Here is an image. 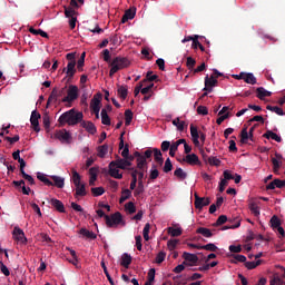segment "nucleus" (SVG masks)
Instances as JSON below:
<instances>
[{
	"instance_id": "f257e3e1",
	"label": "nucleus",
	"mask_w": 285,
	"mask_h": 285,
	"mask_svg": "<svg viewBox=\"0 0 285 285\" xmlns=\"http://www.w3.org/2000/svg\"><path fill=\"white\" fill-rule=\"evenodd\" d=\"M83 121V112L81 111H76L75 108L63 112L59 119V126H77V124H81Z\"/></svg>"
},
{
	"instance_id": "f03ea898",
	"label": "nucleus",
	"mask_w": 285,
	"mask_h": 285,
	"mask_svg": "<svg viewBox=\"0 0 285 285\" xmlns=\"http://www.w3.org/2000/svg\"><path fill=\"white\" fill-rule=\"evenodd\" d=\"M109 77H115L119 70L130 68V60L126 57L117 56L115 57L109 65Z\"/></svg>"
},
{
	"instance_id": "7ed1b4c3",
	"label": "nucleus",
	"mask_w": 285,
	"mask_h": 285,
	"mask_svg": "<svg viewBox=\"0 0 285 285\" xmlns=\"http://www.w3.org/2000/svg\"><path fill=\"white\" fill-rule=\"evenodd\" d=\"M66 59L69 62L67 68L62 69V72H66L68 81H72V79H75V75H77V52L67 53Z\"/></svg>"
},
{
	"instance_id": "20e7f679",
	"label": "nucleus",
	"mask_w": 285,
	"mask_h": 285,
	"mask_svg": "<svg viewBox=\"0 0 285 285\" xmlns=\"http://www.w3.org/2000/svg\"><path fill=\"white\" fill-rule=\"evenodd\" d=\"M105 222L108 228H117V226H126L124 216L119 212H116L109 216H105Z\"/></svg>"
},
{
	"instance_id": "39448f33",
	"label": "nucleus",
	"mask_w": 285,
	"mask_h": 285,
	"mask_svg": "<svg viewBox=\"0 0 285 285\" xmlns=\"http://www.w3.org/2000/svg\"><path fill=\"white\" fill-rule=\"evenodd\" d=\"M73 186H76L75 197H86V185L81 184V175L77 170L72 169Z\"/></svg>"
},
{
	"instance_id": "423d86ee",
	"label": "nucleus",
	"mask_w": 285,
	"mask_h": 285,
	"mask_svg": "<svg viewBox=\"0 0 285 285\" xmlns=\"http://www.w3.org/2000/svg\"><path fill=\"white\" fill-rule=\"evenodd\" d=\"M66 95V87L58 89V88H53L48 101H47V107L50 106V104H53L55 106H59L60 104H63V101H61V97Z\"/></svg>"
},
{
	"instance_id": "0eeeda50",
	"label": "nucleus",
	"mask_w": 285,
	"mask_h": 285,
	"mask_svg": "<svg viewBox=\"0 0 285 285\" xmlns=\"http://www.w3.org/2000/svg\"><path fill=\"white\" fill-rule=\"evenodd\" d=\"M77 99H79V87L70 85L67 90V96H65L61 101L62 104H72V101H77Z\"/></svg>"
},
{
	"instance_id": "6e6552de",
	"label": "nucleus",
	"mask_w": 285,
	"mask_h": 285,
	"mask_svg": "<svg viewBox=\"0 0 285 285\" xmlns=\"http://www.w3.org/2000/svg\"><path fill=\"white\" fill-rule=\"evenodd\" d=\"M194 197H195L194 206L197 210H202V208H204V206H210V198L199 197V195H197V193L194 194Z\"/></svg>"
},
{
	"instance_id": "1a4fd4ad",
	"label": "nucleus",
	"mask_w": 285,
	"mask_h": 285,
	"mask_svg": "<svg viewBox=\"0 0 285 285\" xmlns=\"http://www.w3.org/2000/svg\"><path fill=\"white\" fill-rule=\"evenodd\" d=\"M13 239L20 242V244H28V238H26V233L19 226H16L12 232Z\"/></svg>"
},
{
	"instance_id": "9d476101",
	"label": "nucleus",
	"mask_w": 285,
	"mask_h": 285,
	"mask_svg": "<svg viewBox=\"0 0 285 285\" xmlns=\"http://www.w3.org/2000/svg\"><path fill=\"white\" fill-rule=\"evenodd\" d=\"M111 166H115L116 168H120V170H126L128 167L132 166V163L127 160V158H119L116 160H112Z\"/></svg>"
},
{
	"instance_id": "9b49d317",
	"label": "nucleus",
	"mask_w": 285,
	"mask_h": 285,
	"mask_svg": "<svg viewBox=\"0 0 285 285\" xmlns=\"http://www.w3.org/2000/svg\"><path fill=\"white\" fill-rule=\"evenodd\" d=\"M40 119H41V114H39V111H37V110H33L31 112L30 124L36 132H39V130H41V128H39Z\"/></svg>"
},
{
	"instance_id": "f8f14e48",
	"label": "nucleus",
	"mask_w": 285,
	"mask_h": 285,
	"mask_svg": "<svg viewBox=\"0 0 285 285\" xmlns=\"http://www.w3.org/2000/svg\"><path fill=\"white\" fill-rule=\"evenodd\" d=\"M55 137L56 139H59V141H61L62 144H69L71 139L70 131L66 129L56 131Z\"/></svg>"
},
{
	"instance_id": "ddd939ff",
	"label": "nucleus",
	"mask_w": 285,
	"mask_h": 285,
	"mask_svg": "<svg viewBox=\"0 0 285 285\" xmlns=\"http://www.w3.org/2000/svg\"><path fill=\"white\" fill-rule=\"evenodd\" d=\"M134 157H136L137 168L139 170H144L148 166V161L146 160V156L141 155L139 151L134 153Z\"/></svg>"
},
{
	"instance_id": "4468645a",
	"label": "nucleus",
	"mask_w": 285,
	"mask_h": 285,
	"mask_svg": "<svg viewBox=\"0 0 285 285\" xmlns=\"http://www.w3.org/2000/svg\"><path fill=\"white\" fill-rule=\"evenodd\" d=\"M183 161H186L189 166H199L202 164L197 154H187Z\"/></svg>"
},
{
	"instance_id": "2eb2a0df",
	"label": "nucleus",
	"mask_w": 285,
	"mask_h": 285,
	"mask_svg": "<svg viewBox=\"0 0 285 285\" xmlns=\"http://www.w3.org/2000/svg\"><path fill=\"white\" fill-rule=\"evenodd\" d=\"M12 185L16 188H21L22 195H30V193H31L30 187H26V180H23V179H21V180H13Z\"/></svg>"
},
{
	"instance_id": "dca6fc26",
	"label": "nucleus",
	"mask_w": 285,
	"mask_h": 285,
	"mask_svg": "<svg viewBox=\"0 0 285 285\" xmlns=\"http://www.w3.org/2000/svg\"><path fill=\"white\" fill-rule=\"evenodd\" d=\"M135 14H137L136 8L127 9L121 18V23H127V21H130V19H135Z\"/></svg>"
},
{
	"instance_id": "f3484780",
	"label": "nucleus",
	"mask_w": 285,
	"mask_h": 285,
	"mask_svg": "<svg viewBox=\"0 0 285 285\" xmlns=\"http://www.w3.org/2000/svg\"><path fill=\"white\" fill-rule=\"evenodd\" d=\"M183 257L185 259V262H189L188 266H195V264H197L199 262V257H197L196 254H190L185 252L183 254Z\"/></svg>"
},
{
	"instance_id": "a211bd4d",
	"label": "nucleus",
	"mask_w": 285,
	"mask_h": 285,
	"mask_svg": "<svg viewBox=\"0 0 285 285\" xmlns=\"http://www.w3.org/2000/svg\"><path fill=\"white\" fill-rule=\"evenodd\" d=\"M49 204H51V206H53V208H56V210H58V213H66V206H63V203L57 198H51L49 200Z\"/></svg>"
},
{
	"instance_id": "6ab92c4d",
	"label": "nucleus",
	"mask_w": 285,
	"mask_h": 285,
	"mask_svg": "<svg viewBox=\"0 0 285 285\" xmlns=\"http://www.w3.org/2000/svg\"><path fill=\"white\" fill-rule=\"evenodd\" d=\"M218 80H210V77L208 75L205 77V88L203 89L206 92H213V88L217 86Z\"/></svg>"
},
{
	"instance_id": "aec40b11",
	"label": "nucleus",
	"mask_w": 285,
	"mask_h": 285,
	"mask_svg": "<svg viewBox=\"0 0 285 285\" xmlns=\"http://www.w3.org/2000/svg\"><path fill=\"white\" fill-rule=\"evenodd\" d=\"M81 127L89 132V135H95L97 132V127L92 124V121H80Z\"/></svg>"
},
{
	"instance_id": "412c9836",
	"label": "nucleus",
	"mask_w": 285,
	"mask_h": 285,
	"mask_svg": "<svg viewBox=\"0 0 285 285\" xmlns=\"http://www.w3.org/2000/svg\"><path fill=\"white\" fill-rule=\"evenodd\" d=\"M50 179H52V185L56 186V188H63L66 186V178L61 176H50Z\"/></svg>"
},
{
	"instance_id": "4be33fe9",
	"label": "nucleus",
	"mask_w": 285,
	"mask_h": 285,
	"mask_svg": "<svg viewBox=\"0 0 285 285\" xmlns=\"http://www.w3.org/2000/svg\"><path fill=\"white\" fill-rule=\"evenodd\" d=\"M190 135H191L193 144L196 147H199V130H197V127H195V125H190Z\"/></svg>"
},
{
	"instance_id": "5701e85b",
	"label": "nucleus",
	"mask_w": 285,
	"mask_h": 285,
	"mask_svg": "<svg viewBox=\"0 0 285 285\" xmlns=\"http://www.w3.org/2000/svg\"><path fill=\"white\" fill-rule=\"evenodd\" d=\"M109 175L114 177V179H124V174H119V168L111 166V163H109Z\"/></svg>"
},
{
	"instance_id": "b1692460",
	"label": "nucleus",
	"mask_w": 285,
	"mask_h": 285,
	"mask_svg": "<svg viewBox=\"0 0 285 285\" xmlns=\"http://www.w3.org/2000/svg\"><path fill=\"white\" fill-rule=\"evenodd\" d=\"M181 144H186V139L181 138L178 139L176 142H173L170 148H169V155L171 157H175V153H177V150L179 149V146H181Z\"/></svg>"
},
{
	"instance_id": "393cba45",
	"label": "nucleus",
	"mask_w": 285,
	"mask_h": 285,
	"mask_svg": "<svg viewBox=\"0 0 285 285\" xmlns=\"http://www.w3.org/2000/svg\"><path fill=\"white\" fill-rule=\"evenodd\" d=\"M256 92H257L256 97L261 99V101H264L265 97H271V95H273V92L266 90L264 87H258L256 89Z\"/></svg>"
},
{
	"instance_id": "a878e982",
	"label": "nucleus",
	"mask_w": 285,
	"mask_h": 285,
	"mask_svg": "<svg viewBox=\"0 0 285 285\" xmlns=\"http://www.w3.org/2000/svg\"><path fill=\"white\" fill-rule=\"evenodd\" d=\"M276 158H272V164H273V170L277 175L279 173V168L282 167V163H279L278 159H282L281 154L275 155Z\"/></svg>"
},
{
	"instance_id": "bb28decb",
	"label": "nucleus",
	"mask_w": 285,
	"mask_h": 285,
	"mask_svg": "<svg viewBox=\"0 0 285 285\" xmlns=\"http://www.w3.org/2000/svg\"><path fill=\"white\" fill-rule=\"evenodd\" d=\"M97 108H101V94L95 95L90 102V109Z\"/></svg>"
},
{
	"instance_id": "cd10ccee",
	"label": "nucleus",
	"mask_w": 285,
	"mask_h": 285,
	"mask_svg": "<svg viewBox=\"0 0 285 285\" xmlns=\"http://www.w3.org/2000/svg\"><path fill=\"white\" fill-rule=\"evenodd\" d=\"M154 159L159 166H164V155L159 148H154Z\"/></svg>"
},
{
	"instance_id": "c85d7f7f",
	"label": "nucleus",
	"mask_w": 285,
	"mask_h": 285,
	"mask_svg": "<svg viewBox=\"0 0 285 285\" xmlns=\"http://www.w3.org/2000/svg\"><path fill=\"white\" fill-rule=\"evenodd\" d=\"M263 137H265V139H273L274 141H277V144H282V137L278 136L277 134L273 132L272 130H267Z\"/></svg>"
},
{
	"instance_id": "c756f323",
	"label": "nucleus",
	"mask_w": 285,
	"mask_h": 285,
	"mask_svg": "<svg viewBox=\"0 0 285 285\" xmlns=\"http://www.w3.org/2000/svg\"><path fill=\"white\" fill-rule=\"evenodd\" d=\"M79 235H81L82 237H86V239H95L97 237V234H95L94 232H90L83 227L80 228Z\"/></svg>"
},
{
	"instance_id": "7c9ffc66",
	"label": "nucleus",
	"mask_w": 285,
	"mask_h": 285,
	"mask_svg": "<svg viewBox=\"0 0 285 285\" xmlns=\"http://www.w3.org/2000/svg\"><path fill=\"white\" fill-rule=\"evenodd\" d=\"M243 81H245V83H249L250 86H255V83H257V78L255 77V75H253V72H245Z\"/></svg>"
},
{
	"instance_id": "2f4dec72",
	"label": "nucleus",
	"mask_w": 285,
	"mask_h": 285,
	"mask_svg": "<svg viewBox=\"0 0 285 285\" xmlns=\"http://www.w3.org/2000/svg\"><path fill=\"white\" fill-rule=\"evenodd\" d=\"M132 264V257L129 254H124L121 256L120 266H124V268H128Z\"/></svg>"
},
{
	"instance_id": "473e14b6",
	"label": "nucleus",
	"mask_w": 285,
	"mask_h": 285,
	"mask_svg": "<svg viewBox=\"0 0 285 285\" xmlns=\"http://www.w3.org/2000/svg\"><path fill=\"white\" fill-rule=\"evenodd\" d=\"M117 92H118V97H120L122 99V101H125V99H127V97H128V87L118 85Z\"/></svg>"
},
{
	"instance_id": "72a5a7b5",
	"label": "nucleus",
	"mask_w": 285,
	"mask_h": 285,
	"mask_svg": "<svg viewBox=\"0 0 285 285\" xmlns=\"http://www.w3.org/2000/svg\"><path fill=\"white\" fill-rule=\"evenodd\" d=\"M248 208H249L252 215H254V217H259L261 212H259V206H257V203L250 202L248 205Z\"/></svg>"
},
{
	"instance_id": "f704fd0d",
	"label": "nucleus",
	"mask_w": 285,
	"mask_h": 285,
	"mask_svg": "<svg viewBox=\"0 0 285 285\" xmlns=\"http://www.w3.org/2000/svg\"><path fill=\"white\" fill-rule=\"evenodd\" d=\"M196 233L198 235H203V237H207V238H210L213 237V232H210V229L206 228V227H198L196 229Z\"/></svg>"
},
{
	"instance_id": "c9c22d12",
	"label": "nucleus",
	"mask_w": 285,
	"mask_h": 285,
	"mask_svg": "<svg viewBox=\"0 0 285 285\" xmlns=\"http://www.w3.org/2000/svg\"><path fill=\"white\" fill-rule=\"evenodd\" d=\"M130 170H132L130 190H135V188H137V173H139V170H137L135 168H130Z\"/></svg>"
},
{
	"instance_id": "e433bc0d",
	"label": "nucleus",
	"mask_w": 285,
	"mask_h": 285,
	"mask_svg": "<svg viewBox=\"0 0 285 285\" xmlns=\"http://www.w3.org/2000/svg\"><path fill=\"white\" fill-rule=\"evenodd\" d=\"M100 266L104 269V273H105L109 284L115 285V281L110 276V273L108 272V267L106 266V262H104V259L101 261Z\"/></svg>"
},
{
	"instance_id": "4c0bfd02",
	"label": "nucleus",
	"mask_w": 285,
	"mask_h": 285,
	"mask_svg": "<svg viewBox=\"0 0 285 285\" xmlns=\"http://www.w3.org/2000/svg\"><path fill=\"white\" fill-rule=\"evenodd\" d=\"M37 177L39 181H42L45 186H52V181L50 178H48L45 174L38 173Z\"/></svg>"
},
{
	"instance_id": "58836bf2",
	"label": "nucleus",
	"mask_w": 285,
	"mask_h": 285,
	"mask_svg": "<svg viewBox=\"0 0 285 285\" xmlns=\"http://www.w3.org/2000/svg\"><path fill=\"white\" fill-rule=\"evenodd\" d=\"M65 8V17L70 19L72 17H77V11L72 7H63Z\"/></svg>"
},
{
	"instance_id": "ea45409f",
	"label": "nucleus",
	"mask_w": 285,
	"mask_h": 285,
	"mask_svg": "<svg viewBox=\"0 0 285 285\" xmlns=\"http://www.w3.org/2000/svg\"><path fill=\"white\" fill-rule=\"evenodd\" d=\"M157 177H159V170L157 169V165H151V169L149 171V179H151L153 181H155V179H157Z\"/></svg>"
},
{
	"instance_id": "a19ab883",
	"label": "nucleus",
	"mask_w": 285,
	"mask_h": 285,
	"mask_svg": "<svg viewBox=\"0 0 285 285\" xmlns=\"http://www.w3.org/2000/svg\"><path fill=\"white\" fill-rule=\"evenodd\" d=\"M125 210L129 214V215H135V213H137V207L135 206V203L129 202L125 205Z\"/></svg>"
},
{
	"instance_id": "79ce46f5",
	"label": "nucleus",
	"mask_w": 285,
	"mask_h": 285,
	"mask_svg": "<svg viewBox=\"0 0 285 285\" xmlns=\"http://www.w3.org/2000/svg\"><path fill=\"white\" fill-rule=\"evenodd\" d=\"M98 157H100V159H104V157H106V155H108V145H101L98 147Z\"/></svg>"
},
{
	"instance_id": "37998d69",
	"label": "nucleus",
	"mask_w": 285,
	"mask_h": 285,
	"mask_svg": "<svg viewBox=\"0 0 285 285\" xmlns=\"http://www.w3.org/2000/svg\"><path fill=\"white\" fill-rule=\"evenodd\" d=\"M132 117H134L132 110L127 109L125 111V126H130V124H132Z\"/></svg>"
},
{
	"instance_id": "c03bdc74",
	"label": "nucleus",
	"mask_w": 285,
	"mask_h": 285,
	"mask_svg": "<svg viewBox=\"0 0 285 285\" xmlns=\"http://www.w3.org/2000/svg\"><path fill=\"white\" fill-rule=\"evenodd\" d=\"M266 109L271 110V112H275L276 115H279V117H284V115H285L284 109H282L277 106L273 107V106L268 105L266 107Z\"/></svg>"
},
{
	"instance_id": "a18cd8bd",
	"label": "nucleus",
	"mask_w": 285,
	"mask_h": 285,
	"mask_svg": "<svg viewBox=\"0 0 285 285\" xmlns=\"http://www.w3.org/2000/svg\"><path fill=\"white\" fill-rule=\"evenodd\" d=\"M29 32L35 36L40 35V37L48 39V33L41 29H35L31 27V28H29Z\"/></svg>"
},
{
	"instance_id": "49530a36",
	"label": "nucleus",
	"mask_w": 285,
	"mask_h": 285,
	"mask_svg": "<svg viewBox=\"0 0 285 285\" xmlns=\"http://www.w3.org/2000/svg\"><path fill=\"white\" fill-rule=\"evenodd\" d=\"M196 65H197V60H195V58L187 57L186 67L188 68V70L193 72L195 70Z\"/></svg>"
},
{
	"instance_id": "de8ad7c7",
	"label": "nucleus",
	"mask_w": 285,
	"mask_h": 285,
	"mask_svg": "<svg viewBox=\"0 0 285 285\" xmlns=\"http://www.w3.org/2000/svg\"><path fill=\"white\" fill-rule=\"evenodd\" d=\"M174 175L175 177H177L178 179H186V177H188V174L186 171H184V169H181L180 167L177 168L175 171H174Z\"/></svg>"
},
{
	"instance_id": "09e8293b",
	"label": "nucleus",
	"mask_w": 285,
	"mask_h": 285,
	"mask_svg": "<svg viewBox=\"0 0 285 285\" xmlns=\"http://www.w3.org/2000/svg\"><path fill=\"white\" fill-rule=\"evenodd\" d=\"M271 225H272V228L275 230L276 228H279L282 226V220H279V217L274 215L271 218Z\"/></svg>"
},
{
	"instance_id": "8fccbe9b",
	"label": "nucleus",
	"mask_w": 285,
	"mask_h": 285,
	"mask_svg": "<svg viewBox=\"0 0 285 285\" xmlns=\"http://www.w3.org/2000/svg\"><path fill=\"white\" fill-rule=\"evenodd\" d=\"M181 233H183L181 228L168 227V234H169L171 237H180Z\"/></svg>"
},
{
	"instance_id": "3c124183",
	"label": "nucleus",
	"mask_w": 285,
	"mask_h": 285,
	"mask_svg": "<svg viewBox=\"0 0 285 285\" xmlns=\"http://www.w3.org/2000/svg\"><path fill=\"white\" fill-rule=\"evenodd\" d=\"M91 193H92L94 197H101V195H104V193H106V189H104V187H92Z\"/></svg>"
},
{
	"instance_id": "603ef678",
	"label": "nucleus",
	"mask_w": 285,
	"mask_h": 285,
	"mask_svg": "<svg viewBox=\"0 0 285 285\" xmlns=\"http://www.w3.org/2000/svg\"><path fill=\"white\" fill-rule=\"evenodd\" d=\"M144 181H138V186H137V188L135 189V191H134V196L135 197H139V195H144Z\"/></svg>"
},
{
	"instance_id": "864d4df0",
	"label": "nucleus",
	"mask_w": 285,
	"mask_h": 285,
	"mask_svg": "<svg viewBox=\"0 0 285 285\" xmlns=\"http://www.w3.org/2000/svg\"><path fill=\"white\" fill-rule=\"evenodd\" d=\"M249 135H248V128H243L242 129V132H240V141H242V144H246V141H248V139H249Z\"/></svg>"
},
{
	"instance_id": "5fc2aeb1",
	"label": "nucleus",
	"mask_w": 285,
	"mask_h": 285,
	"mask_svg": "<svg viewBox=\"0 0 285 285\" xmlns=\"http://www.w3.org/2000/svg\"><path fill=\"white\" fill-rule=\"evenodd\" d=\"M200 248H203V250H209L210 253H217V249H218L216 247V245L213 244V243H209L207 245H203V246H200Z\"/></svg>"
},
{
	"instance_id": "6e6d98bb",
	"label": "nucleus",
	"mask_w": 285,
	"mask_h": 285,
	"mask_svg": "<svg viewBox=\"0 0 285 285\" xmlns=\"http://www.w3.org/2000/svg\"><path fill=\"white\" fill-rule=\"evenodd\" d=\"M157 79H159V76L157 75H153V71H148L146 75V79H144V83H146L147 81H157Z\"/></svg>"
},
{
	"instance_id": "4d7b16f0",
	"label": "nucleus",
	"mask_w": 285,
	"mask_h": 285,
	"mask_svg": "<svg viewBox=\"0 0 285 285\" xmlns=\"http://www.w3.org/2000/svg\"><path fill=\"white\" fill-rule=\"evenodd\" d=\"M228 222V217L226 215H220L214 226H223V224H226Z\"/></svg>"
},
{
	"instance_id": "13d9d810",
	"label": "nucleus",
	"mask_w": 285,
	"mask_h": 285,
	"mask_svg": "<svg viewBox=\"0 0 285 285\" xmlns=\"http://www.w3.org/2000/svg\"><path fill=\"white\" fill-rule=\"evenodd\" d=\"M102 59L104 61H106V63H108L110 66V63H112V60H110V50L105 49L102 51Z\"/></svg>"
},
{
	"instance_id": "bf43d9fd",
	"label": "nucleus",
	"mask_w": 285,
	"mask_h": 285,
	"mask_svg": "<svg viewBox=\"0 0 285 285\" xmlns=\"http://www.w3.org/2000/svg\"><path fill=\"white\" fill-rule=\"evenodd\" d=\"M179 244V240L177 239H170L167 242V248L169 250H175V248H177V245Z\"/></svg>"
},
{
	"instance_id": "052dcab7",
	"label": "nucleus",
	"mask_w": 285,
	"mask_h": 285,
	"mask_svg": "<svg viewBox=\"0 0 285 285\" xmlns=\"http://www.w3.org/2000/svg\"><path fill=\"white\" fill-rule=\"evenodd\" d=\"M144 80L138 82L134 89V96L135 97H139V92H141L142 88H144Z\"/></svg>"
},
{
	"instance_id": "680f3d73",
	"label": "nucleus",
	"mask_w": 285,
	"mask_h": 285,
	"mask_svg": "<svg viewBox=\"0 0 285 285\" xmlns=\"http://www.w3.org/2000/svg\"><path fill=\"white\" fill-rule=\"evenodd\" d=\"M0 271L6 277H10V269H8V266L3 264V261H0Z\"/></svg>"
},
{
	"instance_id": "e2e57ef3",
	"label": "nucleus",
	"mask_w": 285,
	"mask_h": 285,
	"mask_svg": "<svg viewBox=\"0 0 285 285\" xmlns=\"http://www.w3.org/2000/svg\"><path fill=\"white\" fill-rule=\"evenodd\" d=\"M164 173H170L173 170V163L170 161V158H167L163 168Z\"/></svg>"
},
{
	"instance_id": "0e129e2a",
	"label": "nucleus",
	"mask_w": 285,
	"mask_h": 285,
	"mask_svg": "<svg viewBox=\"0 0 285 285\" xmlns=\"http://www.w3.org/2000/svg\"><path fill=\"white\" fill-rule=\"evenodd\" d=\"M166 259V252H159L156 256V264H163Z\"/></svg>"
},
{
	"instance_id": "69168bd1",
	"label": "nucleus",
	"mask_w": 285,
	"mask_h": 285,
	"mask_svg": "<svg viewBox=\"0 0 285 285\" xmlns=\"http://www.w3.org/2000/svg\"><path fill=\"white\" fill-rule=\"evenodd\" d=\"M233 257L235 259L233 262L234 264H237V262L245 264V262H246V256H244V255L235 254V255H233Z\"/></svg>"
},
{
	"instance_id": "338daca9",
	"label": "nucleus",
	"mask_w": 285,
	"mask_h": 285,
	"mask_svg": "<svg viewBox=\"0 0 285 285\" xmlns=\"http://www.w3.org/2000/svg\"><path fill=\"white\" fill-rule=\"evenodd\" d=\"M208 164L209 166H222V160H219L217 157H209Z\"/></svg>"
},
{
	"instance_id": "774afa93",
	"label": "nucleus",
	"mask_w": 285,
	"mask_h": 285,
	"mask_svg": "<svg viewBox=\"0 0 285 285\" xmlns=\"http://www.w3.org/2000/svg\"><path fill=\"white\" fill-rule=\"evenodd\" d=\"M269 285H285L284 279L279 278V276H275Z\"/></svg>"
}]
</instances>
